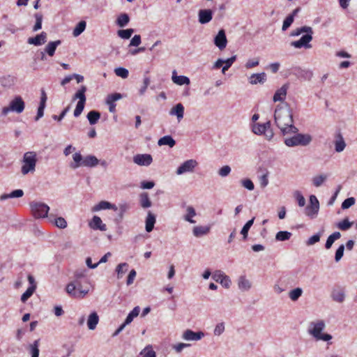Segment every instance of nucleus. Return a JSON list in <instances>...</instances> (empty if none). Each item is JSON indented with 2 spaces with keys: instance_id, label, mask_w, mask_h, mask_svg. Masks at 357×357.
I'll return each instance as SVG.
<instances>
[{
  "instance_id": "34",
  "label": "nucleus",
  "mask_w": 357,
  "mask_h": 357,
  "mask_svg": "<svg viewBox=\"0 0 357 357\" xmlns=\"http://www.w3.org/2000/svg\"><path fill=\"white\" fill-rule=\"evenodd\" d=\"M158 144L159 146L167 145L169 146L170 148H172L173 146H175L176 141L172 138V136L165 135L158 140Z\"/></svg>"
},
{
  "instance_id": "50",
  "label": "nucleus",
  "mask_w": 357,
  "mask_h": 357,
  "mask_svg": "<svg viewBox=\"0 0 357 357\" xmlns=\"http://www.w3.org/2000/svg\"><path fill=\"white\" fill-rule=\"evenodd\" d=\"M142 357H155V352L151 345L146 346L140 353Z\"/></svg>"
},
{
  "instance_id": "16",
  "label": "nucleus",
  "mask_w": 357,
  "mask_h": 357,
  "mask_svg": "<svg viewBox=\"0 0 357 357\" xmlns=\"http://www.w3.org/2000/svg\"><path fill=\"white\" fill-rule=\"evenodd\" d=\"M47 42V33L43 31L35 37L29 38L27 43L35 46H40Z\"/></svg>"
},
{
  "instance_id": "54",
  "label": "nucleus",
  "mask_w": 357,
  "mask_h": 357,
  "mask_svg": "<svg viewBox=\"0 0 357 357\" xmlns=\"http://www.w3.org/2000/svg\"><path fill=\"white\" fill-rule=\"evenodd\" d=\"M114 73L117 76L123 79L127 78L129 75L128 70L126 68L122 67L115 68Z\"/></svg>"
},
{
  "instance_id": "49",
  "label": "nucleus",
  "mask_w": 357,
  "mask_h": 357,
  "mask_svg": "<svg viewBox=\"0 0 357 357\" xmlns=\"http://www.w3.org/2000/svg\"><path fill=\"white\" fill-rule=\"evenodd\" d=\"M36 18V24L33 27V31H37L42 28L43 15L40 13H37L34 15Z\"/></svg>"
},
{
  "instance_id": "7",
  "label": "nucleus",
  "mask_w": 357,
  "mask_h": 357,
  "mask_svg": "<svg viewBox=\"0 0 357 357\" xmlns=\"http://www.w3.org/2000/svg\"><path fill=\"white\" fill-rule=\"evenodd\" d=\"M24 107L25 102L22 98L20 96H17L10 100L8 106L2 108L1 115L6 116L10 112L21 114L24 111Z\"/></svg>"
},
{
  "instance_id": "33",
  "label": "nucleus",
  "mask_w": 357,
  "mask_h": 357,
  "mask_svg": "<svg viewBox=\"0 0 357 357\" xmlns=\"http://www.w3.org/2000/svg\"><path fill=\"white\" fill-rule=\"evenodd\" d=\"M208 226H197L193 228V235L196 237H200L206 235L210 231Z\"/></svg>"
},
{
  "instance_id": "37",
  "label": "nucleus",
  "mask_w": 357,
  "mask_h": 357,
  "mask_svg": "<svg viewBox=\"0 0 357 357\" xmlns=\"http://www.w3.org/2000/svg\"><path fill=\"white\" fill-rule=\"evenodd\" d=\"M140 312V308L139 306H136L133 308V310L128 314L125 321L123 324L126 326L130 324L133 319L137 317Z\"/></svg>"
},
{
  "instance_id": "8",
  "label": "nucleus",
  "mask_w": 357,
  "mask_h": 357,
  "mask_svg": "<svg viewBox=\"0 0 357 357\" xmlns=\"http://www.w3.org/2000/svg\"><path fill=\"white\" fill-rule=\"evenodd\" d=\"M30 207L33 216L36 218H43L47 217L50 207L45 203L40 202H32Z\"/></svg>"
},
{
  "instance_id": "27",
  "label": "nucleus",
  "mask_w": 357,
  "mask_h": 357,
  "mask_svg": "<svg viewBox=\"0 0 357 357\" xmlns=\"http://www.w3.org/2000/svg\"><path fill=\"white\" fill-rule=\"evenodd\" d=\"M99 321V317L96 312L91 313L88 317L87 326L90 330H94Z\"/></svg>"
},
{
  "instance_id": "29",
  "label": "nucleus",
  "mask_w": 357,
  "mask_h": 357,
  "mask_svg": "<svg viewBox=\"0 0 357 357\" xmlns=\"http://www.w3.org/2000/svg\"><path fill=\"white\" fill-rule=\"evenodd\" d=\"M61 41L60 40L50 42L45 48V52H46L50 56H54L56 47L61 45Z\"/></svg>"
},
{
  "instance_id": "41",
  "label": "nucleus",
  "mask_w": 357,
  "mask_h": 357,
  "mask_svg": "<svg viewBox=\"0 0 357 357\" xmlns=\"http://www.w3.org/2000/svg\"><path fill=\"white\" fill-rule=\"evenodd\" d=\"M303 294V289L301 287L295 288L289 292V296L292 301H296Z\"/></svg>"
},
{
  "instance_id": "6",
  "label": "nucleus",
  "mask_w": 357,
  "mask_h": 357,
  "mask_svg": "<svg viewBox=\"0 0 357 357\" xmlns=\"http://www.w3.org/2000/svg\"><path fill=\"white\" fill-rule=\"evenodd\" d=\"M294 136L291 137H286L284 143L289 147H294L297 146H307L312 141V137L308 134L293 133Z\"/></svg>"
},
{
  "instance_id": "1",
  "label": "nucleus",
  "mask_w": 357,
  "mask_h": 357,
  "mask_svg": "<svg viewBox=\"0 0 357 357\" xmlns=\"http://www.w3.org/2000/svg\"><path fill=\"white\" fill-rule=\"evenodd\" d=\"M274 119L277 127L284 137L298 132V129L294 125L292 111L287 103L277 106Z\"/></svg>"
},
{
  "instance_id": "36",
  "label": "nucleus",
  "mask_w": 357,
  "mask_h": 357,
  "mask_svg": "<svg viewBox=\"0 0 357 357\" xmlns=\"http://www.w3.org/2000/svg\"><path fill=\"white\" fill-rule=\"evenodd\" d=\"M196 215V211L192 206H188L186 208V214L183 216V219L190 222L195 223V220L192 219Z\"/></svg>"
},
{
  "instance_id": "32",
  "label": "nucleus",
  "mask_w": 357,
  "mask_h": 357,
  "mask_svg": "<svg viewBox=\"0 0 357 357\" xmlns=\"http://www.w3.org/2000/svg\"><path fill=\"white\" fill-rule=\"evenodd\" d=\"M346 147V143L344 140L342 135L339 133L336 137L335 142V150L337 153H340L344 151Z\"/></svg>"
},
{
  "instance_id": "19",
  "label": "nucleus",
  "mask_w": 357,
  "mask_h": 357,
  "mask_svg": "<svg viewBox=\"0 0 357 357\" xmlns=\"http://www.w3.org/2000/svg\"><path fill=\"white\" fill-rule=\"evenodd\" d=\"M89 226L93 229H99L100 231H105L107 230V226L105 224L102 223L101 218L98 216H93L92 220L89 223Z\"/></svg>"
},
{
  "instance_id": "22",
  "label": "nucleus",
  "mask_w": 357,
  "mask_h": 357,
  "mask_svg": "<svg viewBox=\"0 0 357 357\" xmlns=\"http://www.w3.org/2000/svg\"><path fill=\"white\" fill-rule=\"evenodd\" d=\"M172 79L174 83L180 86L183 84L188 85L190 83V79L188 77L184 75H177L176 70L172 72Z\"/></svg>"
},
{
  "instance_id": "58",
  "label": "nucleus",
  "mask_w": 357,
  "mask_h": 357,
  "mask_svg": "<svg viewBox=\"0 0 357 357\" xmlns=\"http://www.w3.org/2000/svg\"><path fill=\"white\" fill-rule=\"evenodd\" d=\"M356 199L354 197H349L344 200V202L342 203L341 207L343 210L347 209L351 206L354 205Z\"/></svg>"
},
{
  "instance_id": "11",
  "label": "nucleus",
  "mask_w": 357,
  "mask_h": 357,
  "mask_svg": "<svg viewBox=\"0 0 357 357\" xmlns=\"http://www.w3.org/2000/svg\"><path fill=\"white\" fill-rule=\"evenodd\" d=\"M198 165L195 160L190 159L182 163L176 169V174L181 175L186 172H192Z\"/></svg>"
},
{
  "instance_id": "39",
  "label": "nucleus",
  "mask_w": 357,
  "mask_h": 357,
  "mask_svg": "<svg viewBox=\"0 0 357 357\" xmlns=\"http://www.w3.org/2000/svg\"><path fill=\"white\" fill-rule=\"evenodd\" d=\"M100 118V114L96 110L90 111L87 114V119L91 125L96 124Z\"/></svg>"
},
{
  "instance_id": "56",
  "label": "nucleus",
  "mask_w": 357,
  "mask_h": 357,
  "mask_svg": "<svg viewBox=\"0 0 357 357\" xmlns=\"http://www.w3.org/2000/svg\"><path fill=\"white\" fill-rule=\"evenodd\" d=\"M74 280H84L85 283H88V280L86 278V271L77 270L74 273Z\"/></svg>"
},
{
  "instance_id": "14",
  "label": "nucleus",
  "mask_w": 357,
  "mask_h": 357,
  "mask_svg": "<svg viewBox=\"0 0 357 357\" xmlns=\"http://www.w3.org/2000/svg\"><path fill=\"white\" fill-rule=\"evenodd\" d=\"M213 12L211 9H200L198 11V21L202 24L210 22L213 19Z\"/></svg>"
},
{
  "instance_id": "42",
  "label": "nucleus",
  "mask_w": 357,
  "mask_h": 357,
  "mask_svg": "<svg viewBox=\"0 0 357 357\" xmlns=\"http://www.w3.org/2000/svg\"><path fill=\"white\" fill-rule=\"evenodd\" d=\"M255 218H252L251 220H248L245 225L243 227L241 234L243 235V240H246L248 235V231L250 227L252 226L254 223Z\"/></svg>"
},
{
  "instance_id": "3",
  "label": "nucleus",
  "mask_w": 357,
  "mask_h": 357,
  "mask_svg": "<svg viewBox=\"0 0 357 357\" xmlns=\"http://www.w3.org/2000/svg\"><path fill=\"white\" fill-rule=\"evenodd\" d=\"M326 328V323L322 319H317L309 323L307 333L316 341L328 342L332 339V335L324 333L323 331Z\"/></svg>"
},
{
  "instance_id": "60",
  "label": "nucleus",
  "mask_w": 357,
  "mask_h": 357,
  "mask_svg": "<svg viewBox=\"0 0 357 357\" xmlns=\"http://www.w3.org/2000/svg\"><path fill=\"white\" fill-rule=\"evenodd\" d=\"M344 245H340L335 252V260L338 262L344 255Z\"/></svg>"
},
{
  "instance_id": "45",
  "label": "nucleus",
  "mask_w": 357,
  "mask_h": 357,
  "mask_svg": "<svg viewBox=\"0 0 357 357\" xmlns=\"http://www.w3.org/2000/svg\"><path fill=\"white\" fill-rule=\"evenodd\" d=\"M353 222H350L348 218L344 219L342 221L339 222L337 227L342 231H347L353 225Z\"/></svg>"
},
{
  "instance_id": "53",
  "label": "nucleus",
  "mask_w": 357,
  "mask_h": 357,
  "mask_svg": "<svg viewBox=\"0 0 357 357\" xmlns=\"http://www.w3.org/2000/svg\"><path fill=\"white\" fill-rule=\"evenodd\" d=\"M34 287H29L26 291L22 295L21 301L25 303L35 292Z\"/></svg>"
},
{
  "instance_id": "24",
  "label": "nucleus",
  "mask_w": 357,
  "mask_h": 357,
  "mask_svg": "<svg viewBox=\"0 0 357 357\" xmlns=\"http://www.w3.org/2000/svg\"><path fill=\"white\" fill-rule=\"evenodd\" d=\"M99 163V160L95 156L92 155H86L85 158H84L83 162V167H94L97 166Z\"/></svg>"
},
{
  "instance_id": "35",
  "label": "nucleus",
  "mask_w": 357,
  "mask_h": 357,
  "mask_svg": "<svg viewBox=\"0 0 357 357\" xmlns=\"http://www.w3.org/2000/svg\"><path fill=\"white\" fill-rule=\"evenodd\" d=\"M340 237H341V234L339 231H335L332 234H331L326 240V242L325 244L326 249H327V250L330 249L332 247L333 243L336 240L339 239Z\"/></svg>"
},
{
  "instance_id": "5",
  "label": "nucleus",
  "mask_w": 357,
  "mask_h": 357,
  "mask_svg": "<svg viewBox=\"0 0 357 357\" xmlns=\"http://www.w3.org/2000/svg\"><path fill=\"white\" fill-rule=\"evenodd\" d=\"M37 163V154L34 151L26 152L22 158L21 172L23 175L33 174Z\"/></svg>"
},
{
  "instance_id": "62",
  "label": "nucleus",
  "mask_w": 357,
  "mask_h": 357,
  "mask_svg": "<svg viewBox=\"0 0 357 357\" xmlns=\"http://www.w3.org/2000/svg\"><path fill=\"white\" fill-rule=\"evenodd\" d=\"M122 98L121 93H115L110 94L107 96L106 99V103L114 102L116 100H119Z\"/></svg>"
},
{
  "instance_id": "55",
  "label": "nucleus",
  "mask_w": 357,
  "mask_h": 357,
  "mask_svg": "<svg viewBox=\"0 0 357 357\" xmlns=\"http://www.w3.org/2000/svg\"><path fill=\"white\" fill-rule=\"evenodd\" d=\"M38 347H39V340H35L33 344L30 346L31 357H38L39 356Z\"/></svg>"
},
{
  "instance_id": "13",
  "label": "nucleus",
  "mask_w": 357,
  "mask_h": 357,
  "mask_svg": "<svg viewBox=\"0 0 357 357\" xmlns=\"http://www.w3.org/2000/svg\"><path fill=\"white\" fill-rule=\"evenodd\" d=\"M214 44L220 50H223L227 45V39L224 29L219 30L214 38Z\"/></svg>"
},
{
  "instance_id": "43",
  "label": "nucleus",
  "mask_w": 357,
  "mask_h": 357,
  "mask_svg": "<svg viewBox=\"0 0 357 357\" xmlns=\"http://www.w3.org/2000/svg\"><path fill=\"white\" fill-rule=\"evenodd\" d=\"M86 23L85 21H80L75 27L73 35L75 37L79 36L86 29Z\"/></svg>"
},
{
  "instance_id": "47",
  "label": "nucleus",
  "mask_w": 357,
  "mask_h": 357,
  "mask_svg": "<svg viewBox=\"0 0 357 357\" xmlns=\"http://www.w3.org/2000/svg\"><path fill=\"white\" fill-rule=\"evenodd\" d=\"M128 268V264L127 263H121L119 264L116 268V272L117 273V278H121L123 275L127 272Z\"/></svg>"
},
{
  "instance_id": "23",
  "label": "nucleus",
  "mask_w": 357,
  "mask_h": 357,
  "mask_svg": "<svg viewBox=\"0 0 357 357\" xmlns=\"http://www.w3.org/2000/svg\"><path fill=\"white\" fill-rule=\"evenodd\" d=\"M332 299L337 303H343L345 299V294L342 289H335L331 292Z\"/></svg>"
},
{
  "instance_id": "21",
  "label": "nucleus",
  "mask_w": 357,
  "mask_h": 357,
  "mask_svg": "<svg viewBox=\"0 0 357 357\" xmlns=\"http://www.w3.org/2000/svg\"><path fill=\"white\" fill-rule=\"evenodd\" d=\"M288 89V85L284 84L282 87H280L279 89H278L274 96H273V101L278 102V101H283L287 96V91Z\"/></svg>"
},
{
  "instance_id": "2",
  "label": "nucleus",
  "mask_w": 357,
  "mask_h": 357,
  "mask_svg": "<svg viewBox=\"0 0 357 357\" xmlns=\"http://www.w3.org/2000/svg\"><path fill=\"white\" fill-rule=\"evenodd\" d=\"M303 33H305V34L303 35L298 40L292 41L290 44L291 46L297 49L303 47L309 49L312 47L310 43L312 40L313 30L311 26H303L300 28H297L291 32L290 36H298Z\"/></svg>"
},
{
  "instance_id": "26",
  "label": "nucleus",
  "mask_w": 357,
  "mask_h": 357,
  "mask_svg": "<svg viewBox=\"0 0 357 357\" xmlns=\"http://www.w3.org/2000/svg\"><path fill=\"white\" fill-rule=\"evenodd\" d=\"M155 221V215L149 211L145 221V229L147 232H151L153 229Z\"/></svg>"
},
{
  "instance_id": "64",
  "label": "nucleus",
  "mask_w": 357,
  "mask_h": 357,
  "mask_svg": "<svg viewBox=\"0 0 357 357\" xmlns=\"http://www.w3.org/2000/svg\"><path fill=\"white\" fill-rule=\"evenodd\" d=\"M259 63V58H255L254 59H249L245 65V67L247 68V69H250V68H255L256 66H257Z\"/></svg>"
},
{
  "instance_id": "63",
  "label": "nucleus",
  "mask_w": 357,
  "mask_h": 357,
  "mask_svg": "<svg viewBox=\"0 0 357 357\" xmlns=\"http://www.w3.org/2000/svg\"><path fill=\"white\" fill-rule=\"evenodd\" d=\"M294 19H293V17L292 16H287L284 22H283V24H282V30L283 31H286L291 25V24L294 22Z\"/></svg>"
},
{
  "instance_id": "46",
  "label": "nucleus",
  "mask_w": 357,
  "mask_h": 357,
  "mask_svg": "<svg viewBox=\"0 0 357 357\" xmlns=\"http://www.w3.org/2000/svg\"><path fill=\"white\" fill-rule=\"evenodd\" d=\"M133 33V29H120L117 31V35L123 39H129Z\"/></svg>"
},
{
  "instance_id": "9",
  "label": "nucleus",
  "mask_w": 357,
  "mask_h": 357,
  "mask_svg": "<svg viewBox=\"0 0 357 357\" xmlns=\"http://www.w3.org/2000/svg\"><path fill=\"white\" fill-rule=\"evenodd\" d=\"M252 132L256 135L264 134L268 140H271L273 137V132L271 129V122L267 121L264 123H255L252 126Z\"/></svg>"
},
{
  "instance_id": "31",
  "label": "nucleus",
  "mask_w": 357,
  "mask_h": 357,
  "mask_svg": "<svg viewBox=\"0 0 357 357\" xmlns=\"http://www.w3.org/2000/svg\"><path fill=\"white\" fill-rule=\"evenodd\" d=\"M24 195V192L21 189H17L12 191L8 194H3L0 196V201H4L10 198H19Z\"/></svg>"
},
{
  "instance_id": "25",
  "label": "nucleus",
  "mask_w": 357,
  "mask_h": 357,
  "mask_svg": "<svg viewBox=\"0 0 357 357\" xmlns=\"http://www.w3.org/2000/svg\"><path fill=\"white\" fill-rule=\"evenodd\" d=\"M238 287L241 291H248L251 287L250 281L245 275H241L238 279Z\"/></svg>"
},
{
  "instance_id": "57",
  "label": "nucleus",
  "mask_w": 357,
  "mask_h": 357,
  "mask_svg": "<svg viewBox=\"0 0 357 357\" xmlns=\"http://www.w3.org/2000/svg\"><path fill=\"white\" fill-rule=\"evenodd\" d=\"M231 169L229 165H224L218 169V174L220 177H226L231 173Z\"/></svg>"
},
{
  "instance_id": "10",
  "label": "nucleus",
  "mask_w": 357,
  "mask_h": 357,
  "mask_svg": "<svg viewBox=\"0 0 357 357\" xmlns=\"http://www.w3.org/2000/svg\"><path fill=\"white\" fill-rule=\"evenodd\" d=\"M319 202L315 195L310 196V204L305 208V213L311 219L315 218L319 213Z\"/></svg>"
},
{
  "instance_id": "15",
  "label": "nucleus",
  "mask_w": 357,
  "mask_h": 357,
  "mask_svg": "<svg viewBox=\"0 0 357 357\" xmlns=\"http://www.w3.org/2000/svg\"><path fill=\"white\" fill-rule=\"evenodd\" d=\"M153 161L150 154H137L133 157V162L140 166H149Z\"/></svg>"
},
{
  "instance_id": "30",
  "label": "nucleus",
  "mask_w": 357,
  "mask_h": 357,
  "mask_svg": "<svg viewBox=\"0 0 357 357\" xmlns=\"http://www.w3.org/2000/svg\"><path fill=\"white\" fill-rule=\"evenodd\" d=\"M73 162L70 164V167L75 169L81 166H83L84 158L82 157V154L80 153H75L73 155Z\"/></svg>"
},
{
  "instance_id": "17",
  "label": "nucleus",
  "mask_w": 357,
  "mask_h": 357,
  "mask_svg": "<svg viewBox=\"0 0 357 357\" xmlns=\"http://www.w3.org/2000/svg\"><path fill=\"white\" fill-rule=\"evenodd\" d=\"M106 209H112V210H114L116 211L117 210V207L116 205L111 204L109 202L101 201L98 204L93 206V208H91V211L93 212H97L100 210H106Z\"/></svg>"
},
{
  "instance_id": "4",
  "label": "nucleus",
  "mask_w": 357,
  "mask_h": 357,
  "mask_svg": "<svg viewBox=\"0 0 357 357\" xmlns=\"http://www.w3.org/2000/svg\"><path fill=\"white\" fill-rule=\"evenodd\" d=\"M84 280H73L69 282L66 288V292L75 298H83L89 291V288H84Z\"/></svg>"
},
{
  "instance_id": "48",
  "label": "nucleus",
  "mask_w": 357,
  "mask_h": 357,
  "mask_svg": "<svg viewBox=\"0 0 357 357\" xmlns=\"http://www.w3.org/2000/svg\"><path fill=\"white\" fill-rule=\"evenodd\" d=\"M291 234L287 231H280L276 234L275 239L278 241H284L289 240Z\"/></svg>"
},
{
  "instance_id": "61",
  "label": "nucleus",
  "mask_w": 357,
  "mask_h": 357,
  "mask_svg": "<svg viewBox=\"0 0 357 357\" xmlns=\"http://www.w3.org/2000/svg\"><path fill=\"white\" fill-rule=\"evenodd\" d=\"M55 225L60 229H65L67 227V222L63 218L59 217L55 218Z\"/></svg>"
},
{
  "instance_id": "59",
  "label": "nucleus",
  "mask_w": 357,
  "mask_h": 357,
  "mask_svg": "<svg viewBox=\"0 0 357 357\" xmlns=\"http://www.w3.org/2000/svg\"><path fill=\"white\" fill-rule=\"evenodd\" d=\"M241 185L248 190H253L255 188V185L253 182L249 179L245 178L241 181Z\"/></svg>"
},
{
  "instance_id": "51",
  "label": "nucleus",
  "mask_w": 357,
  "mask_h": 357,
  "mask_svg": "<svg viewBox=\"0 0 357 357\" xmlns=\"http://www.w3.org/2000/svg\"><path fill=\"white\" fill-rule=\"evenodd\" d=\"M327 176L325 174H321L317 176H314L312 178V183L315 187L321 186L324 182L326 180Z\"/></svg>"
},
{
  "instance_id": "40",
  "label": "nucleus",
  "mask_w": 357,
  "mask_h": 357,
  "mask_svg": "<svg viewBox=\"0 0 357 357\" xmlns=\"http://www.w3.org/2000/svg\"><path fill=\"white\" fill-rule=\"evenodd\" d=\"M130 22V17L127 13L121 14L116 19V24L120 27H125Z\"/></svg>"
},
{
  "instance_id": "20",
  "label": "nucleus",
  "mask_w": 357,
  "mask_h": 357,
  "mask_svg": "<svg viewBox=\"0 0 357 357\" xmlns=\"http://www.w3.org/2000/svg\"><path fill=\"white\" fill-rule=\"evenodd\" d=\"M266 80L265 73H254L249 77V82L251 84H264Z\"/></svg>"
},
{
  "instance_id": "12",
  "label": "nucleus",
  "mask_w": 357,
  "mask_h": 357,
  "mask_svg": "<svg viewBox=\"0 0 357 357\" xmlns=\"http://www.w3.org/2000/svg\"><path fill=\"white\" fill-rule=\"evenodd\" d=\"M202 331L195 332L190 329L185 330L182 334V338L186 341H199L204 337Z\"/></svg>"
},
{
  "instance_id": "52",
  "label": "nucleus",
  "mask_w": 357,
  "mask_h": 357,
  "mask_svg": "<svg viewBox=\"0 0 357 357\" xmlns=\"http://www.w3.org/2000/svg\"><path fill=\"white\" fill-rule=\"evenodd\" d=\"M236 59V56L234 55L226 60H225V66H222V73L223 74L225 73V72L231 66V65L234 63V62Z\"/></svg>"
},
{
  "instance_id": "44",
  "label": "nucleus",
  "mask_w": 357,
  "mask_h": 357,
  "mask_svg": "<svg viewBox=\"0 0 357 357\" xmlns=\"http://www.w3.org/2000/svg\"><path fill=\"white\" fill-rule=\"evenodd\" d=\"M86 87L85 86H82L81 88L75 94L74 99H79L78 102H86Z\"/></svg>"
},
{
  "instance_id": "18",
  "label": "nucleus",
  "mask_w": 357,
  "mask_h": 357,
  "mask_svg": "<svg viewBox=\"0 0 357 357\" xmlns=\"http://www.w3.org/2000/svg\"><path fill=\"white\" fill-rule=\"evenodd\" d=\"M169 114L176 116L178 121L180 122L184 116V106L181 103L176 104L170 109Z\"/></svg>"
},
{
  "instance_id": "28",
  "label": "nucleus",
  "mask_w": 357,
  "mask_h": 357,
  "mask_svg": "<svg viewBox=\"0 0 357 357\" xmlns=\"http://www.w3.org/2000/svg\"><path fill=\"white\" fill-rule=\"evenodd\" d=\"M17 78L13 75L3 76L0 79V83L3 87L10 88L15 85Z\"/></svg>"
},
{
  "instance_id": "38",
  "label": "nucleus",
  "mask_w": 357,
  "mask_h": 357,
  "mask_svg": "<svg viewBox=\"0 0 357 357\" xmlns=\"http://www.w3.org/2000/svg\"><path fill=\"white\" fill-rule=\"evenodd\" d=\"M140 205L142 208H146L151 206V202L147 192H142L139 195Z\"/></svg>"
}]
</instances>
